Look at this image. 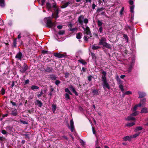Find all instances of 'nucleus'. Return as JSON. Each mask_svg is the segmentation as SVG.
<instances>
[{
	"label": "nucleus",
	"instance_id": "nucleus-3",
	"mask_svg": "<svg viewBox=\"0 0 148 148\" xmlns=\"http://www.w3.org/2000/svg\"><path fill=\"white\" fill-rule=\"evenodd\" d=\"M46 26L49 28H51L56 26V23L55 22H53L50 19H48L46 23Z\"/></svg>",
	"mask_w": 148,
	"mask_h": 148
},
{
	"label": "nucleus",
	"instance_id": "nucleus-37",
	"mask_svg": "<svg viewBox=\"0 0 148 148\" xmlns=\"http://www.w3.org/2000/svg\"><path fill=\"white\" fill-rule=\"evenodd\" d=\"M100 48V47L97 46H95L94 45H92V49L93 50H96Z\"/></svg>",
	"mask_w": 148,
	"mask_h": 148
},
{
	"label": "nucleus",
	"instance_id": "nucleus-41",
	"mask_svg": "<svg viewBox=\"0 0 148 148\" xmlns=\"http://www.w3.org/2000/svg\"><path fill=\"white\" fill-rule=\"evenodd\" d=\"M20 122H21L23 124H27V125L28 124V122H27L25 121H24L21 119L20 120Z\"/></svg>",
	"mask_w": 148,
	"mask_h": 148
},
{
	"label": "nucleus",
	"instance_id": "nucleus-59",
	"mask_svg": "<svg viewBox=\"0 0 148 148\" xmlns=\"http://www.w3.org/2000/svg\"><path fill=\"white\" fill-rule=\"evenodd\" d=\"M16 65L17 66H18L19 68L21 67V64L17 62L16 63Z\"/></svg>",
	"mask_w": 148,
	"mask_h": 148
},
{
	"label": "nucleus",
	"instance_id": "nucleus-43",
	"mask_svg": "<svg viewBox=\"0 0 148 148\" xmlns=\"http://www.w3.org/2000/svg\"><path fill=\"white\" fill-rule=\"evenodd\" d=\"M140 132H139L138 133H136L134 134L132 137V138H136V137L138 136L140 134Z\"/></svg>",
	"mask_w": 148,
	"mask_h": 148
},
{
	"label": "nucleus",
	"instance_id": "nucleus-28",
	"mask_svg": "<svg viewBox=\"0 0 148 148\" xmlns=\"http://www.w3.org/2000/svg\"><path fill=\"white\" fill-rule=\"evenodd\" d=\"M6 128L7 131L11 132L12 130V127L9 126L6 127Z\"/></svg>",
	"mask_w": 148,
	"mask_h": 148
},
{
	"label": "nucleus",
	"instance_id": "nucleus-25",
	"mask_svg": "<svg viewBox=\"0 0 148 148\" xmlns=\"http://www.w3.org/2000/svg\"><path fill=\"white\" fill-rule=\"evenodd\" d=\"M134 112L132 113V114H131V116H136L137 115H138L139 113V111H134Z\"/></svg>",
	"mask_w": 148,
	"mask_h": 148
},
{
	"label": "nucleus",
	"instance_id": "nucleus-52",
	"mask_svg": "<svg viewBox=\"0 0 148 148\" xmlns=\"http://www.w3.org/2000/svg\"><path fill=\"white\" fill-rule=\"evenodd\" d=\"M91 55L92 57V58L96 59V56H95V53L91 52Z\"/></svg>",
	"mask_w": 148,
	"mask_h": 148
},
{
	"label": "nucleus",
	"instance_id": "nucleus-39",
	"mask_svg": "<svg viewBox=\"0 0 148 148\" xmlns=\"http://www.w3.org/2000/svg\"><path fill=\"white\" fill-rule=\"evenodd\" d=\"M64 33L65 31L64 30H59L58 32V34L59 35H62Z\"/></svg>",
	"mask_w": 148,
	"mask_h": 148
},
{
	"label": "nucleus",
	"instance_id": "nucleus-61",
	"mask_svg": "<svg viewBox=\"0 0 148 148\" xmlns=\"http://www.w3.org/2000/svg\"><path fill=\"white\" fill-rule=\"evenodd\" d=\"M132 94V92L131 91H127L125 92V95H130Z\"/></svg>",
	"mask_w": 148,
	"mask_h": 148
},
{
	"label": "nucleus",
	"instance_id": "nucleus-63",
	"mask_svg": "<svg viewBox=\"0 0 148 148\" xmlns=\"http://www.w3.org/2000/svg\"><path fill=\"white\" fill-rule=\"evenodd\" d=\"M69 75V73H66L65 74V78H67Z\"/></svg>",
	"mask_w": 148,
	"mask_h": 148
},
{
	"label": "nucleus",
	"instance_id": "nucleus-48",
	"mask_svg": "<svg viewBox=\"0 0 148 148\" xmlns=\"http://www.w3.org/2000/svg\"><path fill=\"white\" fill-rule=\"evenodd\" d=\"M1 94L2 95H4L5 92V90L4 88H2L1 90Z\"/></svg>",
	"mask_w": 148,
	"mask_h": 148
},
{
	"label": "nucleus",
	"instance_id": "nucleus-46",
	"mask_svg": "<svg viewBox=\"0 0 148 148\" xmlns=\"http://www.w3.org/2000/svg\"><path fill=\"white\" fill-rule=\"evenodd\" d=\"M29 79H27L25 81V82L23 83V84L24 85H26L27 84H29Z\"/></svg>",
	"mask_w": 148,
	"mask_h": 148
},
{
	"label": "nucleus",
	"instance_id": "nucleus-26",
	"mask_svg": "<svg viewBox=\"0 0 148 148\" xmlns=\"http://www.w3.org/2000/svg\"><path fill=\"white\" fill-rule=\"evenodd\" d=\"M0 6L2 8H3L5 7L4 0H0Z\"/></svg>",
	"mask_w": 148,
	"mask_h": 148
},
{
	"label": "nucleus",
	"instance_id": "nucleus-45",
	"mask_svg": "<svg viewBox=\"0 0 148 148\" xmlns=\"http://www.w3.org/2000/svg\"><path fill=\"white\" fill-rule=\"evenodd\" d=\"M77 28L76 27L74 28H70V31L73 32H75V31L77 30Z\"/></svg>",
	"mask_w": 148,
	"mask_h": 148
},
{
	"label": "nucleus",
	"instance_id": "nucleus-7",
	"mask_svg": "<svg viewBox=\"0 0 148 148\" xmlns=\"http://www.w3.org/2000/svg\"><path fill=\"white\" fill-rule=\"evenodd\" d=\"M85 33L87 35H88L90 37H92V33L90 30V28L88 26H86V27L85 29Z\"/></svg>",
	"mask_w": 148,
	"mask_h": 148
},
{
	"label": "nucleus",
	"instance_id": "nucleus-16",
	"mask_svg": "<svg viewBox=\"0 0 148 148\" xmlns=\"http://www.w3.org/2000/svg\"><path fill=\"white\" fill-rule=\"evenodd\" d=\"M17 39L16 38L14 39L13 40V41L12 43V47H13L14 48H16L17 47L16 44H17Z\"/></svg>",
	"mask_w": 148,
	"mask_h": 148
},
{
	"label": "nucleus",
	"instance_id": "nucleus-51",
	"mask_svg": "<svg viewBox=\"0 0 148 148\" xmlns=\"http://www.w3.org/2000/svg\"><path fill=\"white\" fill-rule=\"evenodd\" d=\"M60 81L58 80H56L55 82V83L56 85H58L60 83Z\"/></svg>",
	"mask_w": 148,
	"mask_h": 148
},
{
	"label": "nucleus",
	"instance_id": "nucleus-9",
	"mask_svg": "<svg viewBox=\"0 0 148 148\" xmlns=\"http://www.w3.org/2000/svg\"><path fill=\"white\" fill-rule=\"evenodd\" d=\"M22 54L21 52H19L17 53L15 56V58H16L18 60L21 61L22 60Z\"/></svg>",
	"mask_w": 148,
	"mask_h": 148
},
{
	"label": "nucleus",
	"instance_id": "nucleus-36",
	"mask_svg": "<svg viewBox=\"0 0 148 148\" xmlns=\"http://www.w3.org/2000/svg\"><path fill=\"white\" fill-rule=\"evenodd\" d=\"M65 99L66 100H70V96L67 93H66L65 94Z\"/></svg>",
	"mask_w": 148,
	"mask_h": 148
},
{
	"label": "nucleus",
	"instance_id": "nucleus-49",
	"mask_svg": "<svg viewBox=\"0 0 148 148\" xmlns=\"http://www.w3.org/2000/svg\"><path fill=\"white\" fill-rule=\"evenodd\" d=\"M132 61L131 63L134 64L135 61V57L134 56H133L132 57Z\"/></svg>",
	"mask_w": 148,
	"mask_h": 148
},
{
	"label": "nucleus",
	"instance_id": "nucleus-38",
	"mask_svg": "<svg viewBox=\"0 0 148 148\" xmlns=\"http://www.w3.org/2000/svg\"><path fill=\"white\" fill-rule=\"evenodd\" d=\"M97 23L98 26L99 27L101 26L103 24L102 22H101V21L99 20H98L97 21Z\"/></svg>",
	"mask_w": 148,
	"mask_h": 148
},
{
	"label": "nucleus",
	"instance_id": "nucleus-31",
	"mask_svg": "<svg viewBox=\"0 0 148 148\" xmlns=\"http://www.w3.org/2000/svg\"><path fill=\"white\" fill-rule=\"evenodd\" d=\"M146 101V99L144 98L142 99H141L140 100V102L142 104V105L144 104Z\"/></svg>",
	"mask_w": 148,
	"mask_h": 148
},
{
	"label": "nucleus",
	"instance_id": "nucleus-20",
	"mask_svg": "<svg viewBox=\"0 0 148 148\" xmlns=\"http://www.w3.org/2000/svg\"><path fill=\"white\" fill-rule=\"evenodd\" d=\"M50 77L51 79L53 80H56L57 78L56 75L54 74L51 75Z\"/></svg>",
	"mask_w": 148,
	"mask_h": 148
},
{
	"label": "nucleus",
	"instance_id": "nucleus-1",
	"mask_svg": "<svg viewBox=\"0 0 148 148\" xmlns=\"http://www.w3.org/2000/svg\"><path fill=\"white\" fill-rule=\"evenodd\" d=\"M102 72V81L103 82L102 86L103 89L106 90V88L110 89V86L107 82L106 78V72L103 69L101 71Z\"/></svg>",
	"mask_w": 148,
	"mask_h": 148
},
{
	"label": "nucleus",
	"instance_id": "nucleus-58",
	"mask_svg": "<svg viewBox=\"0 0 148 148\" xmlns=\"http://www.w3.org/2000/svg\"><path fill=\"white\" fill-rule=\"evenodd\" d=\"M84 23L87 24L88 22V19L87 18H86L84 19Z\"/></svg>",
	"mask_w": 148,
	"mask_h": 148
},
{
	"label": "nucleus",
	"instance_id": "nucleus-15",
	"mask_svg": "<svg viewBox=\"0 0 148 148\" xmlns=\"http://www.w3.org/2000/svg\"><path fill=\"white\" fill-rule=\"evenodd\" d=\"M54 14L56 15L55 18H57L59 17V16L58 15L59 14V10L58 9H56V10H55L54 14L53 13L52 15L53 16Z\"/></svg>",
	"mask_w": 148,
	"mask_h": 148
},
{
	"label": "nucleus",
	"instance_id": "nucleus-13",
	"mask_svg": "<svg viewBox=\"0 0 148 148\" xmlns=\"http://www.w3.org/2000/svg\"><path fill=\"white\" fill-rule=\"evenodd\" d=\"M35 104L38 106L39 107H41L42 105V103L41 101L37 100L35 102Z\"/></svg>",
	"mask_w": 148,
	"mask_h": 148
},
{
	"label": "nucleus",
	"instance_id": "nucleus-64",
	"mask_svg": "<svg viewBox=\"0 0 148 148\" xmlns=\"http://www.w3.org/2000/svg\"><path fill=\"white\" fill-rule=\"evenodd\" d=\"M42 53L43 54H47L48 53V51H47L42 50Z\"/></svg>",
	"mask_w": 148,
	"mask_h": 148
},
{
	"label": "nucleus",
	"instance_id": "nucleus-60",
	"mask_svg": "<svg viewBox=\"0 0 148 148\" xmlns=\"http://www.w3.org/2000/svg\"><path fill=\"white\" fill-rule=\"evenodd\" d=\"M100 27L99 28V30L100 33H102L103 32V28L102 27Z\"/></svg>",
	"mask_w": 148,
	"mask_h": 148
},
{
	"label": "nucleus",
	"instance_id": "nucleus-47",
	"mask_svg": "<svg viewBox=\"0 0 148 148\" xmlns=\"http://www.w3.org/2000/svg\"><path fill=\"white\" fill-rule=\"evenodd\" d=\"M93 78V77L91 75H90L88 77V80L89 82L91 81L92 80V79Z\"/></svg>",
	"mask_w": 148,
	"mask_h": 148
},
{
	"label": "nucleus",
	"instance_id": "nucleus-53",
	"mask_svg": "<svg viewBox=\"0 0 148 148\" xmlns=\"http://www.w3.org/2000/svg\"><path fill=\"white\" fill-rule=\"evenodd\" d=\"M43 93L42 91H41L40 92V94L37 95V97L38 98H40L42 95Z\"/></svg>",
	"mask_w": 148,
	"mask_h": 148
},
{
	"label": "nucleus",
	"instance_id": "nucleus-24",
	"mask_svg": "<svg viewBox=\"0 0 148 148\" xmlns=\"http://www.w3.org/2000/svg\"><path fill=\"white\" fill-rule=\"evenodd\" d=\"M57 109L56 106V104H53L52 105V109L53 113H54Z\"/></svg>",
	"mask_w": 148,
	"mask_h": 148
},
{
	"label": "nucleus",
	"instance_id": "nucleus-29",
	"mask_svg": "<svg viewBox=\"0 0 148 148\" xmlns=\"http://www.w3.org/2000/svg\"><path fill=\"white\" fill-rule=\"evenodd\" d=\"M134 64L131 63L130 65L129 68H128V71L129 72H130L134 66Z\"/></svg>",
	"mask_w": 148,
	"mask_h": 148
},
{
	"label": "nucleus",
	"instance_id": "nucleus-17",
	"mask_svg": "<svg viewBox=\"0 0 148 148\" xmlns=\"http://www.w3.org/2000/svg\"><path fill=\"white\" fill-rule=\"evenodd\" d=\"M132 138V137H130L129 136H127L125 137H124L123 139V140L125 141L127 140L130 141Z\"/></svg>",
	"mask_w": 148,
	"mask_h": 148
},
{
	"label": "nucleus",
	"instance_id": "nucleus-33",
	"mask_svg": "<svg viewBox=\"0 0 148 148\" xmlns=\"http://www.w3.org/2000/svg\"><path fill=\"white\" fill-rule=\"evenodd\" d=\"M90 37L86 36H84L83 37L84 40L86 42H88V38Z\"/></svg>",
	"mask_w": 148,
	"mask_h": 148
},
{
	"label": "nucleus",
	"instance_id": "nucleus-54",
	"mask_svg": "<svg viewBox=\"0 0 148 148\" xmlns=\"http://www.w3.org/2000/svg\"><path fill=\"white\" fill-rule=\"evenodd\" d=\"M1 133L3 134H7V132L5 130H2Z\"/></svg>",
	"mask_w": 148,
	"mask_h": 148
},
{
	"label": "nucleus",
	"instance_id": "nucleus-56",
	"mask_svg": "<svg viewBox=\"0 0 148 148\" xmlns=\"http://www.w3.org/2000/svg\"><path fill=\"white\" fill-rule=\"evenodd\" d=\"M124 10V8L123 7L121 9V10L120 11V14H122Z\"/></svg>",
	"mask_w": 148,
	"mask_h": 148
},
{
	"label": "nucleus",
	"instance_id": "nucleus-18",
	"mask_svg": "<svg viewBox=\"0 0 148 148\" xmlns=\"http://www.w3.org/2000/svg\"><path fill=\"white\" fill-rule=\"evenodd\" d=\"M71 3L70 1H69L68 2L65 3L64 5H62L61 6V8H64L67 7L69 4Z\"/></svg>",
	"mask_w": 148,
	"mask_h": 148
},
{
	"label": "nucleus",
	"instance_id": "nucleus-57",
	"mask_svg": "<svg viewBox=\"0 0 148 148\" xmlns=\"http://www.w3.org/2000/svg\"><path fill=\"white\" fill-rule=\"evenodd\" d=\"M54 2L53 3V6L52 7L54 8H56V2L54 1Z\"/></svg>",
	"mask_w": 148,
	"mask_h": 148
},
{
	"label": "nucleus",
	"instance_id": "nucleus-14",
	"mask_svg": "<svg viewBox=\"0 0 148 148\" xmlns=\"http://www.w3.org/2000/svg\"><path fill=\"white\" fill-rule=\"evenodd\" d=\"M46 7L48 10H50L52 8L51 4L49 2H47L46 5Z\"/></svg>",
	"mask_w": 148,
	"mask_h": 148
},
{
	"label": "nucleus",
	"instance_id": "nucleus-35",
	"mask_svg": "<svg viewBox=\"0 0 148 148\" xmlns=\"http://www.w3.org/2000/svg\"><path fill=\"white\" fill-rule=\"evenodd\" d=\"M134 5H132V6L130 7V11L132 12V14H134Z\"/></svg>",
	"mask_w": 148,
	"mask_h": 148
},
{
	"label": "nucleus",
	"instance_id": "nucleus-6",
	"mask_svg": "<svg viewBox=\"0 0 148 148\" xmlns=\"http://www.w3.org/2000/svg\"><path fill=\"white\" fill-rule=\"evenodd\" d=\"M70 127L68 125V127L70 128L71 132H73L74 130L73 121V119L71 120L70 122Z\"/></svg>",
	"mask_w": 148,
	"mask_h": 148
},
{
	"label": "nucleus",
	"instance_id": "nucleus-10",
	"mask_svg": "<svg viewBox=\"0 0 148 148\" xmlns=\"http://www.w3.org/2000/svg\"><path fill=\"white\" fill-rule=\"evenodd\" d=\"M92 93L93 94V95L95 96L99 95L100 92L98 89H95L92 90Z\"/></svg>",
	"mask_w": 148,
	"mask_h": 148
},
{
	"label": "nucleus",
	"instance_id": "nucleus-2",
	"mask_svg": "<svg viewBox=\"0 0 148 148\" xmlns=\"http://www.w3.org/2000/svg\"><path fill=\"white\" fill-rule=\"evenodd\" d=\"M106 39L104 38H102L100 40L99 45H102L103 46L107 49H110L111 47L110 44L107 43L106 42Z\"/></svg>",
	"mask_w": 148,
	"mask_h": 148
},
{
	"label": "nucleus",
	"instance_id": "nucleus-5",
	"mask_svg": "<svg viewBox=\"0 0 148 148\" xmlns=\"http://www.w3.org/2000/svg\"><path fill=\"white\" fill-rule=\"evenodd\" d=\"M54 56L56 57H57L59 58L65 57L66 56L64 54H61L60 53H55L53 54Z\"/></svg>",
	"mask_w": 148,
	"mask_h": 148
},
{
	"label": "nucleus",
	"instance_id": "nucleus-4",
	"mask_svg": "<svg viewBox=\"0 0 148 148\" xmlns=\"http://www.w3.org/2000/svg\"><path fill=\"white\" fill-rule=\"evenodd\" d=\"M21 68L22 69H20V71L21 73H25L28 69V67L26 64L24 63Z\"/></svg>",
	"mask_w": 148,
	"mask_h": 148
},
{
	"label": "nucleus",
	"instance_id": "nucleus-50",
	"mask_svg": "<svg viewBox=\"0 0 148 148\" xmlns=\"http://www.w3.org/2000/svg\"><path fill=\"white\" fill-rule=\"evenodd\" d=\"M24 136H25V138L26 139V138L29 139V134H25L23 135Z\"/></svg>",
	"mask_w": 148,
	"mask_h": 148
},
{
	"label": "nucleus",
	"instance_id": "nucleus-55",
	"mask_svg": "<svg viewBox=\"0 0 148 148\" xmlns=\"http://www.w3.org/2000/svg\"><path fill=\"white\" fill-rule=\"evenodd\" d=\"M34 109L32 108L31 110H28V112L29 114H31L32 112H33Z\"/></svg>",
	"mask_w": 148,
	"mask_h": 148
},
{
	"label": "nucleus",
	"instance_id": "nucleus-44",
	"mask_svg": "<svg viewBox=\"0 0 148 148\" xmlns=\"http://www.w3.org/2000/svg\"><path fill=\"white\" fill-rule=\"evenodd\" d=\"M12 115L13 116H16L17 114V113L16 112V110L14 111H12Z\"/></svg>",
	"mask_w": 148,
	"mask_h": 148
},
{
	"label": "nucleus",
	"instance_id": "nucleus-19",
	"mask_svg": "<svg viewBox=\"0 0 148 148\" xmlns=\"http://www.w3.org/2000/svg\"><path fill=\"white\" fill-rule=\"evenodd\" d=\"M148 112L147 108H143L141 110L140 113H145Z\"/></svg>",
	"mask_w": 148,
	"mask_h": 148
},
{
	"label": "nucleus",
	"instance_id": "nucleus-34",
	"mask_svg": "<svg viewBox=\"0 0 148 148\" xmlns=\"http://www.w3.org/2000/svg\"><path fill=\"white\" fill-rule=\"evenodd\" d=\"M135 124V123L132 122L131 123H129L126 124V126L127 127H131L134 125Z\"/></svg>",
	"mask_w": 148,
	"mask_h": 148
},
{
	"label": "nucleus",
	"instance_id": "nucleus-30",
	"mask_svg": "<svg viewBox=\"0 0 148 148\" xmlns=\"http://www.w3.org/2000/svg\"><path fill=\"white\" fill-rule=\"evenodd\" d=\"M39 87L36 85H32L31 87V89L32 90H34L35 89H38Z\"/></svg>",
	"mask_w": 148,
	"mask_h": 148
},
{
	"label": "nucleus",
	"instance_id": "nucleus-22",
	"mask_svg": "<svg viewBox=\"0 0 148 148\" xmlns=\"http://www.w3.org/2000/svg\"><path fill=\"white\" fill-rule=\"evenodd\" d=\"M132 116H131V115L129 116L127 119V120L128 121L131 120H136V118L134 117H133Z\"/></svg>",
	"mask_w": 148,
	"mask_h": 148
},
{
	"label": "nucleus",
	"instance_id": "nucleus-62",
	"mask_svg": "<svg viewBox=\"0 0 148 148\" xmlns=\"http://www.w3.org/2000/svg\"><path fill=\"white\" fill-rule=\"evenodd\" d=\"M138 107L136 105L133 108V111H136V110L137 109V108Z\"/></svg>",
	"mask_w": 148,
	"mask_h": 148
},
{
	"label": "nucleus",
	"instance_id": "nucleus-27",
	"mask_svg": "<svg viewBox=\"0 0 148 148\" xmlns=\"http://www.w3.org/2000/svg\"><path fill=\"white\" fill-rule=\"evenodd\" d=\"M143 129V128L141 126L137 127L135 129L134 131L136 132L138 131L142 130Z\"/></svg>",
	"mask_w": 148,
	"mask_h": 148
},
{
	"label": "nucleus",
	"instance_id": "nucleus-23",
	"mask_svg": "<svg viewBox=\"0 0 148 148\" xmlns=\"http://www.w3.org/2000/svg\"><path fill=\"white\" fill-rule=\"evenodd\" d=\"M78 61L80 62L84 65H85L87 64V62L85 60L82 59L78 60Z\"/></svg>",
	"mask_w": 148,
	"mask_h": 148
},
{
	"label": "nucleus",
	"instance_id": "nucleus-11",
	"mask_svg": "<svg viewBox=\"0 0 148 148\" xmlns=\"http://www.w3.org/2000/svg\"><path fill=\"white\" fill-rule=\"evenodd\" d=\"M84 16L81 15L79 17L78 21L79 23L81 25H82L83 23V20L84 19Z\"/></svg>",
	"mask_w": 148,
	"mask_h": 148
},
{
	"label": "nucleus",
	"instance_id": "nucleus-40",
	"mask_svg": "<svg viewBox=\"0 0 148 148\" xmlns=\"http://www.w3.org/2000/svg\"><path fill=\"white\" fill-rule=\"evenodd\" d=\"M119 88H120L122 92H123L124 91L123 88V86L122 84H120L119 85Z\"/></svg>",
	"mask_w": 148,
	"mask_h": 148
},
{
	"label": "nucleus",
	"instance_id": "nucleus-12",
	"mask_svg": "<svg viewBox=\"0 0 148 148\" xmlns=\"http://www.w3.org/2000/svg\"><path fill=\"white\" fill-rule=\"evenodd\" d=\"M45 72L51 73L53 69L52 68L50 67L47 66L45 69Z\"/></svg>",
	"mask_w": 148,
	"mask_h": 148
},
{
	"label": "nucleus",
	"instance_id": "nucleus-42",
	"mask_svg": "<svg viewBox=\"0 0 148 148\" xmlns=\"http://www.w3.org/2000/svg\"><path fill=\"white\" fill-rule=\"evenodd\" d=\"M69 88L73 92L75 90V88H74V87L72 85H71L69 87Z\"/></svg>",
	"mask_w": 148,
	"mask_h": 148
},
{
	"label": "nucleus",
	"instance_id": "nucleus-8",
	"mask_svg": "<svg viewBox=\"0 0 148 148\" xmlns=\"http://www.w3.org/2000/svg\"><path fill=\"white\" fill-rule=\"evenodd\" d=\"M138 94L139 95L138 98H144L146 96V93L143 92L138 91Z\"/></svg>",
	"mask_w": 148,
	"mask_h": 148
},
{
	"label": "nucleus",
	"instance_id": "nucleus-21",
	"mask_svg": "<svg viewBox=\"0 0 148 148\" xmlns=\"http://www.w3.org/2000/svg\"><path fill=\"white\" fill-rule=\"evenodd\" d=\"M82 34L81 32H79L76 34V38L78 39H80L82 38Z\"/></svg>",
	"mask_w": 148,
	"mask_h": 148
},
{
	"label": "nucleus",
	"instance_id": "nucleus-32",
	"mask_svg": "<svg viewBox=\"0 0 148 148\" xmlns=\"http://www.w3.org/2000/svg\"><path fill=\"white\" fill-rule=\"evenodd\" d=\"M123 37L126 40V42H128L129 38L127 36L126 34H123Z\"/></svg>",
	"mask_w": 148,
	"mask_h": 148
}]
</instances>
